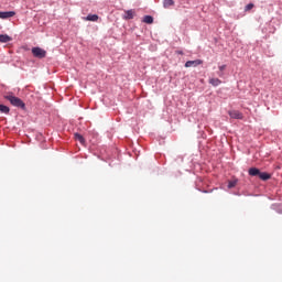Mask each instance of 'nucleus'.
Segmentation results:
<instances>
[{"label":"nucleus","mask_w":282,"mask_h":282,"mask_svg":"<svg viewBox=\"0 0 282 282\" xmlns=\"http://www.w3.org/2000/svg\"><path fill=\"white\" fill-rule=\"evenodd\" d=\"M202 63H204L202 59L187 61L185 67H197L198 65H202Z\"/></svg>","instance_id":"obj_5"},{"label":"nucleus","mask_w":282,"mask_h":282,"mask_svg":"<svg viewBox=\"0 0 282 282\" xmlns=\"http://www.w3.org/2000/svg\"><path fill=\"white\" fill-rule=\"evenodd\" d=\"M0 113H10V108L0 104Z\"/></svg>","instance_id":"obj_13"},{"label":"nucleus","mask_w":282,"mask_h":282,"mask_svg":"<svg viewBox=\"0 0 282 282\" xmlns=\"http://www.w3.org/2000/svg\"><path fill=\"white\" fill-rule=\"evenodd\" d=\"M15 14L17 12L14 11H0V19H12Z\"/></svg>","instance_id":"obj_3"},{"label":"nucleus","mask_w":282,"mask_h":282,"mask_svg":"<svg viewBox=\"0 0 282 282\" xmlns=\"http://www.w3.org/2000/svg\"><path fill=\"white\" fill-rule=\"evenodd\" d=\"M6 99L9 100V102L13 107H19L20 109H24L25 108V102H23V100H21V98L15 97L14 95H7Z\"/></svg>","instance_id":"obj_1"},{"label":"nucleus","mask_w":282,"mask_h":282,"mask_svg":"<svg viewBox=\"0 0 282 282\" xmlns=\"http://www.w3.org/2000/svg\"><path fill=\"white\" fill-rule=\"evenodd\" d=\"M171 6H175V1L173 0H163V8H171Z\"/></svg>","instance_id":"obj_12"},{"label":"nucleus","mask_w":282,"mask_h":282,"mask_svg":"<svg viewBox=\"0 0 282 282\" xmlns=\"http://www.w3.org/2000/svg\"><path fill=\"white\" fill-rule=\"evenodd\" d=\"M235 186H237V180L228 182V188H235Z\"/></svg>","instance_id":"obj_17"},{"label":"nucleus","mask_w":282,"mask_h":282,"mask_svg":"<svg viewBox=\"0 0 282 282\" xmlns=\"http://www.w3.org/2000/svg\"><path fill=\"white\" fill-rule=\"evenodd\" d=\"M133 17H135V11H133V10H127L126 12H124V14H123V19L126 20V21H131V19H133Z\"/></svg>","instance_id":"obj_6"},{"label":"nucleus","mask_w":282,"mask_h":282,"mask_svg":"<svg viewBox=\"0 0 282 282\" xmlns=\"http://www.w3.org/2000/svg\"><path fill=\"white\" fill-rule=\"evenodd\" d=\"M143 23H148V24L153 23V17H151V15H144V18H143Z\"/></svg>","instance_id":"obj_14"},{"label":"nucleus","mask_w":282,"mask_h":282,"mask_svg":"<svg viewBox=\"0 0 282 282\" xmlns=\"http://www.w3.org/2000/svg\"><path fill=\"white\" fill-rule=\"evenodd\" d=\"M218 69H219L218 76L220 78L224 77V69H226V65L218 66Z\"/></svg>","instance_id":"obj_16"},{"label":"nucleus","mask_w":282,"mask_h":282,"mask_svg":"<svg viewBox=\"0 0 282 282\" xmlns=\"http://www.w3.org/2000/svg\"><path fill=\"white\" fill-rule=\"evenodd\" d=\"M98 14H88L87 17H84L83 18V21H93V22H96L98 21Z\"/></svg>","instance_id":"obj_8"},{"label":"nucleus","mask_w":282,"mask_h":282,"mask_svg":"<svg viewBox=\"0 0 282 282\" xmlns=\"http://www.w3.org/2000/svg\"><path fill=\"white\" fill-rule=\"evenodd\" d=\"M209 85H213V87H219V85H221V82L219 78H209Z\"/></svg>","instance_id":"obj_11"},{"label":"nucleus","mask_w":282,"mask_h":282,"mask_svg":"<svg viewBox=\"0 0 282 282\" xmlns=\"http://www.w3.org/2000/svg\"><path fill=\"white\" fill-rule=\"evenodd\" d=\"M229 116L235 120H241L243 118V115L239 110H230Z\"/></svg>","instance_id":"obj_4"},{"label":"nucleus","mask_w":282,"mask_h":282,"mask_svg":"<svg viewBox=\"0 0 282 282\" xmlns=\"http://www.w3.org/2000/svg\"><path fill=\"white\" fill-rule=\"evenodd\" d=\"M259 177L262 180V182H268L272 175L268 174V172H260Z\"/></svg>","instance_id":"obj_10"},{"label":"nucleus","mask_w":282,"mask_h":282,"mask_svg":"<svg viewBox=\"0 0 282 282\" xmlns=\"http://www.w3.org/2000/svg\"><path fill=\"white\" fill-rule=\"evenodd\" d=\"M75 140H78L80 144H85V138H83V135L79 133H75Z\"/></svg>","instance_id":"obj_15"},{"label":"nucleus","mask_w":282,"mask_h":282,"mask_svg":"<svg viewBox=\"0 0 282 282\" xmlns=\"http://www.w3.org/2000/svg\"><path fill=\"white\" fill-rule=\"evenodd\" d=\"M252 8H254V4L249 3V4L246 6L245 10L249 11V10H252Z\"/></svg>","instance_id":"obj_18"},{"label":"nucleus","mask_w":282,"mask_h":282,"mask_svg":"<svg viewBox=\"0 0 282 282\" xmlns=\"http://www.w3.org/2000/svg\"><path fill=\"white\" fill-rule=\"evenodd\" d=\"M12 41V37L8 34H0V43H10Z\"/></svg>","instance_id":"obj_9"},{"label":"nucleus","mask_w":282,"mask_h":282,"mask_svg":"<svg viewBox=\"0 0 282 282\" xmlns=\"http://www.w3.org/2000/svg\"><path fill=\"white\" fill-rule=\"evenodd\" d=\"M32 54L35 58H45L47 56V51L36 46L32 48Z\"/></svg>","instance_id":"obj_2"},{"label":"nucleus","mask_w":282,"mask_h":282,"mask_svg":"<svg viewBox=\"0 0 282 282\" xmlns=\"http://www.w3.org/2000/svg\"><path fill=\"white\" fill-rule=\"evenodd\" d=\"M260 173H261V171L259 169H257V167H250L249 169V175L251 177H257V175L259 177Z\"/></svg>","instance_id":"obj_7"}]
</instances>
